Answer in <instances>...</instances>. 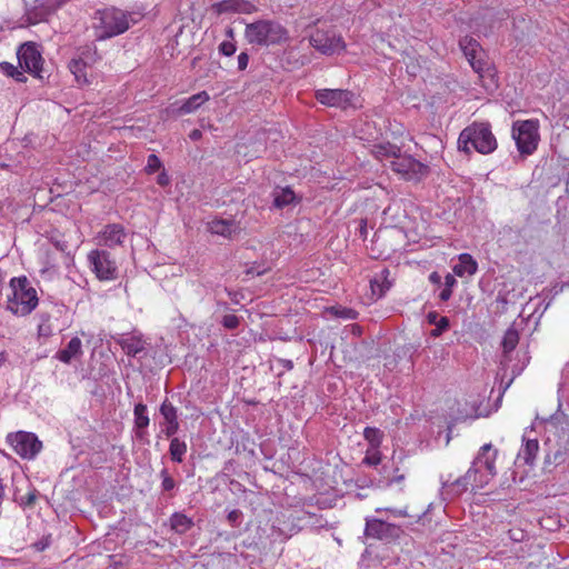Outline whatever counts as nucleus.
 <instances>
[{"mask_svg":"<svg viewBox=\"0 0 569 569\" xmlns=\"http://www.w3.org/2000/svg\"><path fill=\"white\" fill-rule=\"evenodd\" d=\"M458 148L467 154L471 152V148L479 153L488 154L497 149V140L488 123L475 122L460 132Z\"/></svg>","mask_w":569,"mask_h":569,"instance_id":"obj_1","label":"nucleus"},{"mask_svg":"<svg viewBox=\"0 0 569 569\" xmlns=\"http://www.w3.org/2000/svg\"><path fill=\"white\" fill-rule=\"evenodd\" d=\"M246 39L251 44L272 46L288 41V30L273 20H259L247 24Z\"/></svg>","mask_w":569,"mask_h":569,"instance_id":"obj_2","label":"nucleus"},{"mask_svg":"<svg viewBox=\"0 0 569 569\" xmlns=\"http://www.w3.org/2000/svg\"><path fill=\"white\" fill-rule=\"evenodd\" d=\"M12 296L8 299V310L16 316H27L38 306L37 291L26 276L10 281Z\"/></svg>","mask_w":569,"mask_h":569,"instance_id":"obj_3","label":"nucleus"},{"mask_svg":"<svg viewBox=\"0 0 569 569\" xmlns=\"http://www.w3.org/2000/svg\"><path fill=\"white\" fill-rule=\"evenodd\" d=\"M130 17L129 13L113 7L98 10L96 19L99 23L94 27L99 31L98 39L103 40L126 32L130 27Z\"/></svg>","mask_w":569,"mask_h":569,"instance_id":"obj_4","label":"nucleus"},{"mask_svg":"<svg viewBox=\"0 0 569 569\" xmlns=\"http://www.w3.org/2000/svg\"><path fill=\"white\" fill-rule=\"evenodd\" d=\"M309 42L322 54L331 56L343 51L346 43L341 34L332 26H321L309 34Z\"/></svg>","mask_w":569,"mask_h":569,"instance_id":"obj_5","label":"nucleus"},{"mask_svg":"<svg viewBox=\"0 0 569 569\" xmlns=\"http://www.w3.org/2000/svg\"><path fill=\"white\" fill-rule=\"evenodd\" d=\"M512 137L521 154H531L538 144V123L533 120L516 122L512 127Z\"/></svg>","mask_w":569,"mask_h":569,"instance_id":"obj_6","label":"nucleus"},{"mask_svg":"<svg viewBox=\"0 0 569 569\" xmlns=\"http://www.w3.org/2000/svg\"><path fill=\"white\" fill-rule=\"evenodd\" d=\"M8 442L12 446L14 452L23 459H32L42 448V442L34 433L18 431L7 437Z\"/></svg>","mask_w":569,"mask_h":569,"instance_id":"obj_7","label":"nucleus"},{"mask_svg":"<svg viewBox=\"0 0 569 569\" xmlns=\"http://www.w3.org/2000/svg\"><path fill=\"white\" fill-rule=\"evenodd\" d=\"M88 260L99 280H113L118 276L116 261L106 250H92L88 254Z\"/></svg>","mask_w":569,"mask_h":569,"instance_id":"obj_8","label":"nucleus"},{"mask_svg":"<svg viewBox=\"0 0 569 569\" xmlns=\"http://www.w3.org/2000/svg\"><path fill=\"white\" fill-rule=\"evenodd\" d=\"M393 171L402 174L407 180L420 181L429 174V167L411 156H399L391 161Z\"/></svg>","mask_w":569,"mask_h":569,"instance_id":"obj_9","label":"nucleus"},{"mask_svg":"<svg viewBox=\"0 0 569 569\" xmlns=\"http://www.w3.org/2000/svg\"><path fill=\"white\" fill-rule=\"evenodd\" d=\"M17 57L21 69L41 78L40 72L42 70L43 59L34 42L21 44L18 49Z\"/></svg>","mask_w":569,"mask_h":569,"instance_id":"obj_10","label":"nucleus"},{"mask_svg":"<svg viewBox=\"0 0 569 569\" xmlns=\"http://www.w3.org/2000/svg\"><path fill=\"white\" fill-rule=\"evenodd\" d=\"M402 533L399 526L386 522L377 518H367L365 535L370 538L391 541L398 539Z\"/></svg>","mask_w":569,"mask_h":569,"instance_id":"obj_11","label":"nucleus"},{"mask_svg":"<svg viewBox=\"0 0 569 569\" xmlns=\"http://www.w3.org/2000/svg\"><path fill=\"white\" fill-rule=\"evenodd\" d=\"M316 99L328 107L347 109L351 106L353 93L342 89H320L316 91Z\"/></svg>","mask_w":569,"mask_h":569,"instance_id":"obj_12","label":"nucleus"},{"mask_svg":"<svg viewBox=\"0 0 569 569\" xmlns=\"http://www.w3.org/2000/svg\"><path fill=\"white\" fill-rule=\"evenodd\" d=\"M498 451L492 449L491 443H486L480 448V451L476 459L472 462L470 468H476L477 477L479 478L483 475L481 473L482 469H486L490 477L496 475V458Z\"/></svg>","mask_w":569,"mask_h":569,"instance_id":"obj_13","label":"nucleus"},{"mask_svg":"<svg viewBox=\"0 0 569 569\" xmlns=\"http://www.w3.org/2000/svg\"><path fill=\"white\" fill-rule=\"evenodd\" d=\"M489 480L488 477L477 478L476 468H469L463 477L457 478L455 481L450 482V479H446L442 481L443 487H450L456 495H460L468 489L469 485H473L475 487H482L483 483H487Z\"/></svg>","mask_w":569,"mask_h":569,"instance_id":"obj_14","label":"nucleus"},{"mask_svg":"<svg viewBox=\"0 0 569 569\" xmlns=\"http://www.w3.org/2000/svg\"><path fill=\"white\" fill-rule=\"evenodd\" d=\"M459 47L462 50L465 57L468 59L471 68L479 74L483 71L485 62L481 58H478L480 53V46L472 37H463L459 41Z\"/></svg>","mask_w":569,"mask_h":569,"instance_id":"obj_15","label":"nucleus"},{"mask_svg":"<svg viewBox=\"0 0 569 569\" xmlns=\"http://www.w3.org/2000/svg\"><path fill=\"white\" fill-rule=\"evenodd\" d=\"M68 0H43L39 1L32 11L33 21L32 23L44 21L51 14H53L62 4H64Z\"/></svg>","mask_w":569,"mask_h":569,"instance_id":"obj_16","label":"nucleus"},{"mask_svg":"<svg viewBox=\"0 0 569 569\" xmlns=\"http://www.w3.org/2000/svg\"><path fill=\"white\" fill-rule=\"evenodd\" d=\"M212 9L218 14L224 12H243L250 13L256 10L254 6L241 0H223L212 4Z\"/></svg>","mask_w":569,"mask_h":569,"instance_id":"obj_17","label":"nucleus"},{"mask_svg":"<svg viewBox=\"0 0 569 569\" xmlns=\"http://www.w3.org/2000/svg\"><path fill=\"white\" fill-rule=\"evenodd\" d=\"M126 233L122 226L113 223L108 224L102 231L103 244L114 247L122 243Z\"/></svg>","mask_w":569,"mask_h":569,"instance_id":"obj_18","label":"nucleus"},{"mask_svg":"<svg viewBox=\"0 0 569 569\" xmlns=\"http://www.w3.org/2000/svg\"><path fill=\"white\" fill-rule=\"evenodd\" d=\"M523 441L525 443L518 453V459L528 466H533L539 451V442L537 439H523Z\"/></svg>","mask_w":569,"mask_h":569,"instance_id":"obj_19","label":"nucleus"},{"mask_svg":"<svg viewBox=\"0 0 569 569\" xmlns=\"http://www.w3.org/2000/svg\"><path fill=\"white\" fill-rule=\"evenodd\" d=\"M478 264L469 253H461L459 256V263L453 267V272L458 277L465 274L472 276L477 272Z\"/></svg>","mask_w":569,"mask_h":569,"instance_id":"obj_20","label":"nucleus"},{"mask_svg":"<svg viewBox=\"0 0 569 569\" xmlns=\"http://www.w3.org/2000/svg\"><path fill=\"white\" fill-rule=\"evenodd\" d=\"M400 152L401 149L390 142L373 144L371 149V153L379 160H385L388 158L396 159Z\"/></svg>","mask_w":569,"mask_h":569,"instance_id":"obj_21","label":"nucleus"},{"mask_svg":"<svg viewBox=\"0 0 569 569\" xmlns=\"http://www.w3.org/2000/svg\"><path fill=\"white\" fill-rule=\"evenodd\" d=\"M209 98L210 97L207 91H201L199 93L191 96L179 108V113L187 114L196 111L201 104L207 102Z\"/></svg>","mask_w":569,"mask_h":569,"instance_id":"obj_22","label":"nucleus"},{"mask_svg":"<svg viewBox=\"0 0 569 569\" xmlns=\"http://www.w3.org/2000/svg\"><path fill=\"white\" fill-rule=\"evenodd\" d=\"M134 426L137 428V437L142 439L144 437V429L149 425V417L147 416V406L137 403L134 406Z\"/></svg>","mask_w":569,"mask_h":569,"instance_id":"obj_23","label":"nucleus"},{"mask_svg":"<svg viewBox=\"0 0 569 569\" xmlns=\"http://www.w3.org/2000/svg\"><path fill=\"white\" fill-rule=\"evenodd\" d=\"M81 340L78 337L71 338L66 349L58 352V359L64 363H70L72 358L81 355Z\"/></svg>","mask_w":569,"mask_h":569,"instance_id":"obj_24","label":"nucleus"},{"mask_svg":"<svg viewBox=\"0 0 569 569\" xmlns=\"http://www.w3.org/2000/svg\"><path fill=\"white\" fill-rule=\"evenodd\" d=\"M171 529L179 535L186 533L193 527V520L181 512H174L170 517Z\"/></svg>","mask_w":569,"mask_h":569,"instance_id":"obj_25","label":"nucleus"},{"mask_svg":"<svg viewBox=\"0 0 569 569\" xmlns=\"http://www.w3.org/2000/svg\"><path fill=\"white\" fill-rule=\"evenodd\" d=\"M122 350L130 357H136L138 353L144 350L143 341L134 336L123 338L119 341Z\"/></svg>","mask_w":569,"mask_h":569,"instance_id":"obj_26","label":"nucleus"},{"mask_svg":"<svg viewBox=\"0 0 569 569\" xmlns=\"http://www.w3.org/2000/svg\"><path fill=\"white\" fill-rule=\"evenodd\" d=\"M389 271L387 269L382 270L379 278H375L370 280V287L372 293L377 297H382L387 290L391 287V283L387 280V274Z\"/></svg>","mask_w":569,"mask_h":569,"instance_id":"obj_27","label":"nucleus"},{"mask_svg":"<svg viewBox=\"0 0 569 569\" xmlns=\"http://www.w3.org/2000/svg\"><path fill=\"white\" fill-rule=\"evenodd\" d=\"M209 230L214 234L230 237L234 231V223L228 220H213L209 223Z\"/></svg>","mask_w":569,"mask_h":569,"instance_id":"obj_28","label":"nucleus"},{"mask_svg":"<svg viewBox=\"0 0 569 569\" xmlns=\"http://www.w3.org/2000/svg\"><path fill=\"white\" fill-rule=\"evenodd\" d=\"M87 63L81 59H72L69 63V69L74 76L78 83H88L86 73Z\"/></svg>","mask_w":569,"mask_h":569,"instance_id":"obj_29","label":"nucleus"},{"mask_svg":"<svg viewBox=\"0 0 569 569\" xmlns=\"http://www.w3.org/2000/svg\"><path fill=\"white\" fill-rule=\"evenodd\" d=\"M171 459L176 462H182L183 456L187 452V445L179 438H172L169 446Z\"/></svg>","mask_w":569,"mask_h":569,"instance_id":"obj_30","label":"nucleus"},{"mask_svg":"<svg viewBox=\"0 0 569 569\" xmlns=\"http://www.w3.org/2000/svg\"><path fill=\"white\" fill-rule=\"evenodd\" d=\"M519 342V333L515 328H509L503 336L502 339V349L505 353H509L512 350L516 349L517 345Z\"/></svg>","mask_w":569,"mask_h":569,"instance_id":"obj_31","label":"nucleus"},{"mask_svg":"<svg viewBox=\"0 0 569 569\" xmlns=\"http://www.w3.org/2000/svg\"><path fill=\"white\" fill-rule=\"evenodd\" d=\"M296 199L295 192L290 188H283L274 194L273 204L277 208H283L292 203Z\"/></svg>","mask_w":569,"mask_h":569,"instance_id":"obj_32","label":"nucleus"},{"mask_svg":"<svg viewBox=\"0 0 569 569\" xmlns=\"http://www.w3.org/2000/svg\"><path fill=\"white\" fill-rule=\"evenodd\" d=\"M565 452L557 450L552 453H547L543 460V470L550 472L553 467L565 462Z\"/></svg>","mask_w":569,"mask_h":569,"instance_id":"obj_33","label":"nucleus"},{"mask_svg":"<svg viewBox=\"0 0 569 569\" xmlns=\"http://www.w3.org/2000/svg\"><path fill=\"white\" fill-rule=\"evenodd\" d=\"M383 433L377 429L367 427L363 431L365 439L371 445L372 448H378L381 443Z\"/></svg>","mask_w":569,"mask_h":569,"instance_id":"obj_34","label":"nucleus"},{"mask_svg":"<svg viewBox=\"0 0 569 569\" xmlns=\"http://www.w3.org/2000/svg\"><path fill=\"white\" fill-rule=\"evenodd\" d=\"M160 413L167 423L178 421L177 409L168 400H164L160 406Z\"/></svg>","mask_w":569,"mask_h":569,"instance_id":"obj_35","label":"nucleus"},{"mask_svg":"<svg viewBox=\"0 0 569 569\" xmlns=\"http://www.w3.org/2000/svg\"><path fill=\"white\" fill-rule=\"evenodd\" d=\"M0 68L10 77L14 78L19 82L26 81V77L14 66L9 62H2Z\"/></svg>","mask_w":569,"mask_h":569,"instance_id":"obj_36","label":"nucleus"},{"mask_svg":"<svg viewBox=\"0 0 569 569\" xmlns=\"http://www.w3.org/2000/svg\"><path fill=\"white\" fill-rule=\"evenodd\" d=\"M162 169V162L160 160V158L152 153L148 157V161H147V166L144 168V171L148 173V174H152L154 173L156 171Z\"/></svg>","mask_w":569,"mask_h":569,"instance_id":"obj_37","label":"nucleus"},{"mask_svg":"<svg viewBox=\"0 0 569 569\" xmlns=\"http://www.w3.org/2000/svg\"><path fill=\"white\" fill-rule=\"evenodd\" d=\"M436 328L431 331L432 337H439L443 331L449 328V319L447 317H440L438 322L435 323Z\"/></svg>","mask_w":569,"mask_h":569,"instance_id":"obj_38","label":"nucleus"},{"mask_svg":"<svg viewBox=\"0 0 569 569\" xmlns=\"http://www.w3.org/2000/svg\"><path fill=\"white\" fill-rule=\"evenodd\" d=\"M240 323L239 318L236 315H226L222 318V325L227 329H236Z\"/></svg>","mask_w":569,"mask_h":569,"instance_id":"obj_39","label":"nucleus"},{"mask_svg":"<svg viewBox=\"0 0 569 569\" xmlns=\"http://www.w3.org/2000/svg\"><path fill=\"white\" fill-rule=\"evenodd\" d=\"M161 477H162V489L164 491H170L174 488L176 486V482L173 480V478L168 473V471L166 469H163L161 471Z\"/></svg>","mask_w":569,"mask_h":569,"instance_id":"obj_40","label":"nucleus"},{"mask_svg":"<svg viewBox=\"0 0 569 569\" xmlns=\"http://www.w3.org/2000/svg\"><path fill=\"white\" fill-rule=\"evenodd\" d=\"M38 498V491L36 489L27 493L26 497L21 498L20 505L23 507H32Z\"/></svg>","mask_w":569,"mask_h":569,"instance_id":"obj_41","label":"nucleus"},{"mask_svg":"<svg viewBox=\"0 0 569 569\" xmlns=\"http://www.w3.org/2000/svg\"><path fill=\"white\" fill-rule=\"evenodd\" d=\"M219 51L224 56H232L236 52V44L231 41H223L219 46Z\"/></svg>","mask_w":569,"mask_h":569,"instance_id":"obj_42","label":"nucleus"},{"mask_svg":"<svg viewBox=\"0 0 569 569\" xmlns=\"http://www.w3.org/2000/svg\"><path fill=\"white\" fill-rule=\"evenodd\" d=\"M386 511H389L391 513H393L395 516H398V517H411V518H417V520H419L421 518V515L417 513V515H409L408 511L406 509H385Z\"/></svg>","mask_w":569,"mask_h":569,"instance_id":"obj_43","label":"nucleus"},{"mask_svg":"<svg viewBox=\"0 0 569 569\" xmlns=\"http://www.w3.org/2000/svg\"><path fill=\"white\" fill-rule=\"evenodd\" d=\"M363 461L367 465L377 466L381 461L380 453L378 451H375L371 455H367Z\"/></svg>","mask_w":569,"mask_h":569,"instance_id":"obj_44","label":"nucleus"},{"mask_svg":"<svg viewBox=\"0 0 569 569\" xmlns=\"http://www.w3.org/2000/svg\"><path fill=\"white\" fill-rule=\"evenodd\" d=\"M50 545V536H47V537H43L41 540L34 542L32 545V547L37 550V551H43L44 549H47Z\"/></svg>","mask_w":569,"mask_h":569,"instance_id":"obj_45","label":"nucleus"},{"mask_svg":"<svg viewBox=\"0 0 569 569\" xmlns=\"http://www.w3.org/2000/svg\"><path fill=\"white\" fill-rule=\"evenodd\" d=\"M157 183L161 187H167L170 184V178L163 168L162 171L157 177Z\"/></svg>","mask_w":569,"mask_h":569,"instance_id":"obj_46","label":"nucleus"},{"mask_svg":"<svg viewBox=\"0 0 569 569\" xmlns=\"http://www.w3.org/2000/svg\"><path fill=\"white\" fill-rule=\"evenodd\" d=\"M249 62V56L246 52H241L238 56V69L239 70H246Z\"/></svg>","mask_w":569,"mask_h":569,"instance_id":"obj_47","label":"nucleus"},{"mask_svg":"<svg viewBox=\"0 0 569 569\" xmlns=\"http://www.w3.org/2000/svg\"><path fill=\"white\" fill-rule=\"evenodd\" d=\"M242 516V512L238 509H234V510H231L229 513H228V520L229 522L232 525V526H236L237 521L240 519V517Z\"/></svg>","mask_w":569,"mask_h":569,"instance_id":"obj_48","label":"nucleus"},{"mask_svg":"<svg viewBox=\"0 0 569 569\" xmlns=\"http://www.w3.org/2000/svg\"><path fill=\"white\" fill-rule=\"evenodd\" d=\"M179 429V422L176 421V422H168L167 423V428L164 430V433L167 437H171L173 436Z\"/></svg>","mask_w":569,"mask_h":569,"instance_id":"obj_49","label":"nucleus"},{"mask_svg":"<svg viewBox=\"0 0 569 569\" xmlns=\"http://www.w3.org/2000/svg\"><path fill=\"white\" fill-rule=\"evenodd\" d=\"M359 234L362 240L367 239L368 230H367V219H361L359 224Z\"/></svg>","mask_w":569,"mask_h":569,"instance_id":"obj_50","label":"nucleus"},{"mask_svg":"<svg viewBox=\"0 0 569 569\" xmlns=\"http://www.w3.org/2000/svg\"><path fill=\"white\" fill-rule=\"evenodd\" d=\"M336 315L343 317V318H348V319H355L357 316V312L352 309L345 308L340 312H336Z\"/></svg>","mask_w":569,"mask_h":569,"instance_id":"obj_51","label":"nucleus"},{"mask_svg":"<svg viewBox=\"0 0 569 569\" xmlns=\"http://www.w3.org/2000/svg\"><path fill=\"white\" fill-rule=\"evenodd\" d=\"M457 283V280L455 278V276L448 273L446 277H445V288H452L455 284Z\"/></svg>","mask_w":569,"mask_h":569,"instance_id":"obj_52","label":"nucleus"},{"mask_svg":"<svg viewBox=\"0 0 569 569\" xmlns=\"http://www.w3.org/2000/svg\"><path fill=\"white\" fill-rule=\"evenodd\" d=\"M452 296V289L450 288H445L440 295H439V298L441 301H448Z\"/></svg>","mask_w":569,"mask_h":569,"instance_id":"obj_53","label":"nucleus"},{"mask_svg":"<svg viewBox=\"0 0 569 569\" xmlns=\"http://www.w3.org/2000/svg\"><path fill=\"white\" fill-rule=\"evenodd\" d=\"M429 280L435 283V284H440L441 283V277L438 272H432L430 276H429Z\"/></svg>","mask_w":569,"mask_h":569,"instance_id":"obj_54","label":"nucleus"},{"mask_svg":"<svg viewBox=\"0 0 569 569\" xmlns=\"http://www.w3.org/2000/svg\"><path fill=\"white\" fill-rule=\"evenodd\" d=\"M439 318L440 317L438 316L437 312H429L428 316H427L428 322L431 323V325L437 323Z\"/></svg>","mask_w":569,"mask_h":569,"instance_id":"obj_55","label":"nucleus"},{"mask_svg":"<svg viewBox=\"0 0 569 569\" xmlns=\"http://www.w3.org/2000/svg\"><path fill=\"white\" fill-rule=\"evenodd\" d=\"M266 272V270H262V271H256L253 267H250L246 270V274L248 276H253V274H257V276H261Z\"/></svg>","mask_w":569,"mask_h":569,"instance_id":"obj_56","label":"nucleus"},{"mask_svg":"<svg viewBox=\"0 0 569 569\" xmlns=\"http://www.w3.org/2000/svg\"><path fill=\"white\" fill-rule=\"evenodd\" d=\"M201 136H202V134H201V131H200V130H198V129H194V130H192V131L190 132V136H189V137H190V139H191V140H198V139H200V138H201Z\"/></svg>","mask_w":569,"mask_h":569,"instance_id":"obj_57","label":"nucleus"},{"mask_svg":"<svg viewBox=\"0 0 569 569\" xmlns=\"http://www.w3.org/2000/svg\"><path fill=\"white\" fill-rule=\"evenodd\" d=\"M279 361L287 370H290L293 367L291 360L280 359Z\"/></svg>","mask_w":569,"mask_h":569,"instance_id":"obj_58","label":"nucleus"},{"mask_svg":"<svg viewBox=\"0 0 569 569\" xmlns=\"http://www.w3.org/2000/svg\"><path fill=\"white\" fill-rule=\"evenodd\" d=\"M0 561L8 562L10 565H14L18 560L17 559H8L0 557Z\"/></svg>","mask_w":569,"mask_h":569,"instance_id":"obj_59","label":"nucleus"},{"mask_svg":"<svg viewBox=\"0 0 569 569\" xmlns=\"http://www.w3.org/2000/svg\"><path fill=\"white\" fill-rule=\"evenodd\" d=\"M227 34H228L229 37H231V38H232V36H233V30H232L231 28H229V29L227 30Z\"/></svg>","mask_w":569,"mask_h":569,"instance_id":"obj_60","label":"nucleus"},{"mask_svg":"<svg viewBox=\"0 0 569 569\" xmlns=\"http://www.w3.org/2000/svg\"><path fill=\"white\" fill-rule=\"evenodd\" d=\"M416 69H417V67H416V66L411 67L412 74H415V73H416Z\"/></svg>","mask_w":569,"mask_h":569,"instance_id":"obj_61","label":"nucleus"}]
</instances>
